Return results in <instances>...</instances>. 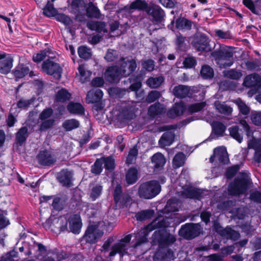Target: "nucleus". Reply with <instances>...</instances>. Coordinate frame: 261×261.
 I'll list each match as a JSON object with an SVG mask.
<instances>
[{
    "label": "nucleus",
    "instance_id": "f8f14e48",
    "mask_svg": "<svg viewBox=\"0 0 261 261\" xmlns=\"http://www.w3.org/2000/svg\"><path fill=\"white\" fill-rule=\"evenodd\" d=\"M247 184L244 181H234L228 187V193L231 195H239L247 190Z\"/></svg>",
    "mask_w": 261,
    "mask_h": 261
},
{
    "label": "nucleus",
    "instance_id": "393cba45",
    "mask_svg": "<svg viewBox=\"0 0 261 261\" xmlns=\"http://www.w3.org/2000/svg\"><path fill=\"white\" fill-rule=\"evenodd\" d=\"M151 14L154 21L156 22H161L165 16V13L163 10L158 6H153L151 10Z\"/></svg>",
    "mask_w": 261,
    "mask_h": 261
},
{
    "label": "nucleus",
    "instance_id": "aec40b11",
    "mask_svg": "<svg viewBox=\"0 0 261 261\" xmlns=\"http://www.w3.org/2000/svg\"><path fill=\"white\" fill-rule=\"evenodd\" d=\"M248 147L249 148L255 149V160L258 163L261 162V143H259L258 141L256 139L252 138L248 141Z\"/></svg>",
    "mask_w": 261,
    "mask_h": 261
},
{
    "label": "nucleus",
    "instance_id": "f257e3e1",
    "mask_svg": "<svg viewBox=\"0 0 261 261\" xmlns=\"http://www.w3.org/2000/svg\"><path fill=\"white\" fill-rule=\"evenodd\" d=\"M211 55L221 68L230 67L234 63L233 52L228 46H221L213 51Z\"/></svg>",
    "mask_w": 261,
    "mask_h": 261
},
{
    "label": "nucleus",
    "instance_id": "412c9836",
    "mask_svg": "<svg viewBox=\"0 0 261 261\" xmlns=\"http://www.w3.org/2000/svg\"><path fill=\"white\" fill-rule=\"evenodd\" d=\"M261 82V77L258 74L253 73L247 75L244 79L243 84L247 87L258 86Z\"/></svg>",
    "mask_w": 261,
    "mask_h": 261
},
{
    "label": "nucleus",
    "instance_id": "9b49d317",
    "mask_svg": "<svg viewBox=\"0 0 261 261\" xmlns=\"http://www.w3.org/2000/svg\"><path fill=\"white\" fill-rule=\"evenodd\" d=\"M38 163L43 166H50L56 161V158L48 150L40 151L37 155Z\"/></svg>",
    "mask_w": 261,
    "mask_h": 261
},
{
    "label": "nucleus",
    "instance_id": "39448f33",
    "mask_svg": "<svg viewBox=\"0 0 261 261\" xmlns=\"http://www.w3.org/2000/svg\"><path fill=\"white\" fill-rule=\"evenodd\" d=\"M200 233V228L198 224H187L182 226L179 231V235L188 240L195 238Z\"/></svg>",
    "mask_w": 261,
    "mask_h": 261
},
{
    "label": "nucleus",
    "instance_id": "bf43d9fd",
    "mask_svg": "<svg viewBox=\"0 0 261 261\" xmlns=\"http://www.w3.org/2000/svg\"><path fill=\"white\" fill-rule=\"evenodd\" d=\"M240 124L243 128L244 130L246 132V135L248 137H252L253 134V128L250 126V125L247 123L244 120H241L240 121Z\"/></svg>",
    "mask_w": 261,
    "mask_h": 261
},
{
    "label": "nucleus",
    "instance_id": "37998d69",
    "mask_svg": "<svg viewBox=\"0 0 261 261\" xmlns=\"http://www.w3.org/2000/svg\"><path fill=\"white\" fill-rule=\"evenodd\" d=\"M234 102L237 105L241 114L247 115L250 113V108L241 99H236Z\"/></svg>",
    "mask_w": 261,
    "mask_h": 261
},
{
    "label": "nucleus",
    "instance_id": "f3484780",
    "mask_svg": "<svg viewBox=\"0 0 261 261\" xmlns=\"http://www.w3.org/2000/svg\"><path fill=\"white\" fill-rule=\"evenodd\" d=\"M69 228L74 233H80L82 228V222L80 216L78 215L71 216L69 219Z\"/></svg>",
    "mask_w": 261,
    "mask_h": 261
},
{
    "label": "nucleus",
    "instance_id": "cd10ccee",
    "mask_svg": "<svg viewBox=\"0 0 261 261\" xmlns=\"http://www.w3.org/2000/svg\"><path fill=\"white\" fill-rule=\"evenodd\" d=\"M174 135L173 133L167 132L163 134L159 143L162 147L170 145L173 142Z\"/></svg>",
    "mask_w": 261,
    "mask_h": 261
},
{
    "label": "nucleus",
    "instance_id": "ea45409f",
    "mask_svg": "<svg viewBox=\"0 0 261 261\" xmlns=\"http://www.w3.org/2000/svg\"><path fill=\"white\" fill-rule=\"evenodd\" d=\"M51 54H53L49 50L45 49L34 55L33 57V60L34 62L38 63L44 59L46 57H48L49 58H53V56H50Z\"/></svg>",
    "mask_w": 261,
    "mask_h": 261
},
{
    "label": "nucleus",
    "instance_id": "79ce46f5",
    "mask_svg": "<svg viewBox=\"0 0 261 261\" xmlns=\"http://www.w3.org/2000/svg\"><path fill=\"white\" fill-rule=\"evenodd\" d=\"M176 27L179 30H190L192 27L191 21L184 18H178L176 21Z\"/></svg>",
    "mask_w": 261,
    "mask_h": 261
},
{
    "label": "nucleus",
    "instance_id": "13d9d810",
    "mask_svg": "<svg viewBox=\"0 0 261 261\" xmlns=\"http://www.w3.org/2000/svg\"><path fill=\"white\" fill-rule=\"evenodd\" d=\"M102 161V164L104 163L106 169L112 170L114 168V160L110 157L100 159Z\"/></svg>",
    "mask_w": 261,
    "mask_h": 261
},
{
    "label": "nucleus",
    "instance_id": "4be33fe9",
    "mask_svg": "<svg viewBox=\"0 0 261 261\" xmlns=\"http://www.w3.org/2000/svg\"><path fill=\"white\" fill-rule=\"evenodd\" d=\"M13 73L16 81L19 79L23 77L28 73H29L31 77L36 75L32 71L30 72V69L28 67L21 65L15 68Z\"/></svg>",
    "mask_w": 261,
    "mask_h": 261
},
{
    "label": "nucleus",
    "instance_id": "7ed1b4c3",
    "mask_svg": "<svg viewBox=\"0 0 261 261\" xmlns=\"http://www.w3.org/2000/svg\"><path fill=\"white\" fill-rule=\"evenodd\" d=\"M210 161L214 163L215 167L218 168H222L224 165L227 164L229 160L226 148L224 147L215 148Z\"/></svg>",
    "mask_w": 261,
    "mask_h": 261
},
{
    "label": "nucleus",
    "instance_id": "603ef678",
    "mask_svg": "<svg viewBox=\"0 0 261 261\" xmlns=\"http://www.w3.org/2000/svg\"><path fill=\"white\" fill-rule=\"evenodd\" d=\"M200 73L204 79H211L214 75L213 69L208 65H204L202 67Z\"/></svg>",
    "mask_w": 261,
    "mask_h": 261
},
{
    "label": "nucleus",
    "instance_id": "6e6d98bb",
    "mask_svg": "<svg viewBox=\"0 0 261 261\" xmlns=\"http://www.w3.org/2000/svg\"><path fill=\"white\" fill-rule=\"evenodd\" d=\"M130 202V196L128 194L124 193L121 197H119V201L115 202V203L119 207H123L124 206H127Z\"/></svg>",
    "mask_w": 261,
    "mask_h": 261
},
{
    "label": "nucleus",
    "instance_id": "b1692460",
    "mask_svg": "<svg viewBox=\"0 0 261 261\" xmlns=\"http://www.w3.org/2000/svg\"><path fill=\"white\" fill-rule=\"evenodd\" d=\"M185 108L182 103H176L167 112V115L170 118H175L182 114Z\"/></svg>",
    "mask_w": 261,
    "mask_h": 261
},
{
    "label": "nucleus",
    "instance_id": "052dcab7",
    "mask_svg": "<svg viewBox=\"0 0 261 261\" xmlns=\"http://www.w3.org/2000/svg\"><path fill=\"white\" fill-rule=\"evenodd\" d=\"M56 19L66 25H70L72 22L70 18L63 14H57L56 16Z\"/></svg>",
    "mask_w": 261,
    "mask_h": 261
},
{
    "label": "nucleus",
    "instance_id": "9d476101",
    "mask_svg": "<svg viewBox=\"0 0 261 261\" xmlns=\"http://www.w3.org/2000/svg\"><path fill=\"white\" fill-rule=\"evenodd\" d=\"M67 223L68 221L64 217L55 218L52 220L50 228L51 231L57 233H60L67 229Z\"/></svg>",
    "mask_w": 261,
    "mask_h": 261
},
{
    "label": "nucleus",
    "instance_id": "864d4df0",
    "mask_svg": "<svg viewBox=\"0 0 261 261\" xmlns=\"http://www.w3.org/2000/svg\"><path fill=\"white\" fill-rule=\"evenodd\" d=\"M78 54L80 58L88 59L91 56V51L90 48L82 46L79 47Z\"/></svg>",
    "mask_w": 261,
    "mask_h": 261
},
{
    "label": "nucleus",
    "instance_id": "423d86ee",
    "mask_svg": "<svg viewBox=\"0 0 261 261\" xmlns=\"http://www.w3.org/2000/svg\"><path fill=\"white\" fill-rule=\"evenodd\" d=\"M120 70L122 76H127L133 72L137 67L136 63L134 59L122 58L119 61Z\"/></svg>",
    "mask_w": 261,
    "mask_h": 261
},
{
    "label": "nucleus",
    "instance_id": "f704fd0d",
    "mask_svg": "<svg viewBox=\"0 0 261 261\" xmlns=\"http://www.w3.org/2000/svg\"><path fill=\"white\" fill-rule=\"evenodd\" d=\"M230 135L233 139L236 140L239 143L242 142L243 140V135L241 130L239 129L238 126H233L229 128Z\"/></svg>",
    "mask_w": 261,
    "mask_h": 261
},
{
    "label": "nucleus",
    "instance_id": "bb28decb",
    "mask_svg": "<svg viewBox=\"0 0 261 261\" xmlns=\"http://www.w3.org/2000/svg\"><path fill=\"white\" fill-rule=\"evenodd\" d=\"M149 227V226H148V228H144L142 229L137 234L136 237L137 238V241L134 245V248L137 249L139 246L147 242V236L148 234L147 230Z\"/></svg>",
    "mask_w": 261,
    "mask_h": 261
},
{
    "label": "nucleus",
    "instance_id": "c03bdc74",
    "mask_svg": "<svg viewBox=\"0 0 261 261\" xmlns=\"http://www.w3.org/2000/svg\"><path fill=\"white\" fill-rule=\"evenodd\" d=\"M78 71L81 76L80 81L84 83L90 76L91 73L88 70L84 65H80L78 67Z\"/></svg>",
    "mask_w": 261,
    "mask_h": 261
},
{
    "label": "nucleus",
    "instance_id": "0e129e2a",
    "mask_svg": "<svg viewBox=\"0 0 261 261\" xmlns=\"http://www.w3.org/2000/svg\"><path fill=\"white\" fill-rule=\"evenodd\" d=\"M161 96V93L157 91H152L147 95L146 101L147 102L151 103L159 99Z\"/></svg>",
    "mask_w": 261,
    "mask_h": 261
},
{
    "label": "nucleus",
    "instance_id": "5701e85b",
    "mask_svg": "<svg viewBox=\"0 0 261 261\" xmlns=\"http://www.w3.org/2000/svg\"><path fill=\"white\" fill-rule=\"evenodd\" d=\"M102 190V186L99 184H94L91 185L88 193L90 199L92 201L96 200L101 195Z\"/></svg>",
    "mask_w": 261,
    "mask_h": 261
},
{
    "label": "nucleus",
    "instance_id": "8fccbe9b",
    "mask_svg": "<svg viewBox=\"0 0 261 261\" xmlns=\"http://www.w3.org/2000/svg\"><path fill=\"white\" fill-rule=\"evenodd\" d=\"M87 15L89 17L95 18H100L101 15L99 9L93 5H90L87 9Z\"/></svg>",
    "mask_w": 261,
    "mask_h": 261
},
{
    "label": "nucleus",
    "instance_id": "7c9ffc66",
    "mask_svg": "<svg viewBox=\"0 0 261 261\" xmlns=\"http://www.w3.org/2000/svg\"><path fill=\"white\" fill-rule=\"evenodd\" d=\"M119 253L121 256L128 254L126 251L125 244L123 243H118L113 247L112 250L110 253V256H114L116 253Z\"/></svg>",
    "mask_w": 261,
    "mask_h": 261
},
{
    "label": "nucleus",
    "instance_id": "20e7f679",
    "mask_svg": "<svg viewBox=\"0 0 261 261\" xmlns=\"http://www.w3.org/2000/svg\"><path fill=\"white\" fill-rule=\"evenodd\" d=\"M42 69L44 72L53 75L56 79H59L61 77L62 68L59 64L53 61L48 59L44 62Z\"/></svg>",
    "mask_w": 261,
    "mask_h": 261
},
{
    "label": "nucleus",
    "instance_id": "ddd939ff",
    "mask_svg": "<svg viewBox=\"0 0 261 261\" xmlns=\"http://www.w3.org/2000/svg\"><path fill=\"white\" fill-rule=\"evenodd\" d=\"M193 45L198 51H208L211 49L208 39L204 35L197 37L193 42Z\"/></svg>",
    "mask_w": 261,
    "mask_h": 261
},
{
    "label": "nucleus",
    "instance_id": "0eeeda50",
    "mask_svg": "<svg viewBox=\"0 0 261 261\" xmlns=\"http://www.w3.org/2000/svg\"><path fill=\"white\" fill-rule=\"evenodd\" d=\"M103 234V232L98 230L96 226L91 225L87 228L83 238L87 242L94 243Z\"/></svg>",
    "mask_w": 261,
    "mask_h": 261
},
{
    "label": "nucleus",
    "instance_id": "6e6552de",
    "mask_svg": "<svg viewBox=\"0 0 261 261\" xmlns=\"http://www.w3.org/2000/svg\"><path fill=\"white\" fill-rule=\"evenodd\" d=\"M106 80L112 83H118L122 77L119 68L117 66L108 67L105 72Z\"/></svg>",
    "mask_w": 261,
    "mask_h": 261
},
{
    "label": "nucleus",
    "instance_id": "473e14b6",
    "mask_svg": "<svg viewBox=\"0 0 261 261\" xmlns=\"http://www.w3.org/2000/svg\"><path fill=\"white\" fill-rule=\"evenodd\" d=\"M67 110L72 114L82 115L84 112L83 107L79 103L70 102L67 106Z\"/></svg>",
    "mask_w": 261,
    "mask_h": 261
},
{
    "label": "nucleus",
    "instance_id": "f03ea898",
    "mask_svg": "<svg viewBox=\"0 0 261 261\" xmlns=\"http://www.w3.org/2000/svg\"><path fill=\"white\" fill-rule=\"evenodd\" d=\"M161 187L157 180H151L142 184L138 189V195L141 198L149 199L158 195Z\"/></svg>",
    "mask_w": 261,
    "mask_h": 261
},
{
    "label": "nucleus",
    "instance_id": "c9c22d12",
    "mask_svg": "<svg viewBox=\"0 0 261 261\" xmlns=\"http://www.w3.org/2000/svg\"><path fill=\"white\" fill-rule=\"evenodd\" d=\"M79 121L74 119L66 120L62 123V127L66 131H70L79 127Z\"/></svg>",
    "mask_w": 261,
    "mask_h": 261
},
{
    "label": "nucleus",
    "instance_id": "09e8293b",
    "mask_svg": "<svg viewBox=\"0 0 261 261\" xmlns=\"http://www.w3.org/2000/svg\"><path fill=\"white\" fill-rule=\"evenodd\" d=\"M153 210H147L142 211L136 214V217L137 220L143 221L150 218L153 215Z\"/></svg>",
    "mask_w": 261,
    "mask_h": 261
},
{
    "label": "nucleus",
    "instance_id": "c756f323",
    "mask_svg": "<svg viewBox=\"0 0 261 261\" xmlns=\"http://www.w3.org/2000/svg\"><path fill=\"white\" fill-rule=\"evenodd\" d=\"M151 162L155 168H160L165 165L166 160L162 153L158 152L152 156Z\"/></svg>",
    "mask_w": 261,
    "mask_h": 261
},
{
    "label": "nucleus",
    "instance_id": "4c0bfd02",
    "mask_svg": "<svg viewBox=\"0 0 261 261\" xmlns=\"http://www.w3.org/2000/svg\"><path fill=\"white\" fill-rule=\"evenodd\" d=\"M138 172L136 168H131L126 174V180L130 185L136 182L138 179Z\"/></svg>",
    "mask_w": 261,
    "mask_h": 261
},
{
    "label": "nucleus",
    "instance_id": "e2e57ef3",
    "mask_svg": "<svg viewBox=\"0 0 261 261\" xmlns=\"http://www.w3.org/2000/svg\"><path fill=\"white\" fill-rule=\"evenodd\" d=\"M118 56L117 51L113 49H109L108 50L105 56V59L108 62H112L115 60Z\"/></svg>",
    "mask_w": 261,
    "mask_h": 261
},
{
    "label": "nucleus",
    "instance_id": "72a5a7b5",
    "mask_svg": "<svg viewBox=\"0 0 261 261\" xmlns=\"http://www.w3.org/2000/svg\"><path fill=\"white\" fill-rule=\"evenodd\" d=\"M214 105L216 109L220 113L229 115L232 112V109L224 103H221L219 101H216Z\"/></svg>",
    "mask_w": 261,
    "mask_h": 261
},
{
    "label": "nucleus",
    "instance_id": "a211bd4d",
    "mask_svg": "<svg viewBox=\"0 0 261 261\" xmlns=\"http://www.w3.org/2000/svg\"><path fill=\"white\" fill-rule=\"evenodd\" d=\"M73 174L72 172L67 170H62L58 174V179L63 186L70 187Z\"/></svg>",
    "mask_w": 261,
    "mask_h": 261
},
{
    "label": "nucleus",
    "instance_id": "6ab92c4d",
    "mask_svg": "<svg viewBox=\"0 0 261 261\" xmlns=\"http://www.w3.org/2000/svg\"><path fill=\"white\" fill-rule=\"evenodd\" d=\"M103 92L100 89H92L88 92L86 100L88 103H96L101 100Z\"/></svg>",
    "mask_w": 261,
    "mask_h": 261
},
{
    "label": "nucleus",
    "instance_id": "49530a36",
    "mask_svg": "<svg viewBox=\"0 0 261 261\" xmlns=\"http://www.w3.org/2000/svg\"><path fill=\"white\" fill-rule=\"evenodd\" d=\"M185 161V154L182 152L177 153L173 160L174 167L177 168L184 165Z\"/></svg>",
    "mask_w": 261,
    "mask_h": 261
},
{
    "label": "nucleus",
    "instance_id": "338daca9",
    "mask_svg": "<svg viewBox=\"0 0 261 261\" xmlns=\"http://www.w3.org/2000/svg\"><path fill=\"white\" fill-rule=\"evenodd\" d=\"M33 100L31 99L21 98L17 102V107L20 109H26L30 106Z\"/></svg>",
    "mask_w": 261,
    "mask_h": 261
},
{
    "label": "nucleus",
    "instance_id": "1a4fd4ad",
    "mask_svg": "<svg viewBox=\"0 0 261 261\" xmlns=\"http://www.w3.org/2000/svg\"><path fill=\"white\" fill-rule=\"evenodd\" d=\"M215 230L220 236L226 238L227 239L237 240L240 237V233L238 231L232 230L229 227H226L225 228H223L219 224H215Z\"/></svg>",
    "mask_w": 261,
    "mask_h": 261
},
{
    "label": "nucleus",
    "instance_id": "4d7b16f0",
    "mask_svg": "<svg viewBox=\"0 0 261 261\" xmlns=\"http://www.w3.org/2000/svg\"><path fill=\"white\" fill-rule=\"evenodd\" d=\"M102 161L101 159H97L94 165L92 166L91 172L95 174L101 173L102 170Z\"/></svg>",
    "mask_w": 261,
    "mask_h": 261
},
{
    "label": "nucleus",
    "instance_id": "e433bc0d",
    "mask_svg": "<svg viewBox=\"0 0 261 261\" xmlns=\"http://www.w3.org/2000/svg\"><path fill=\"white\" fill-rule=\"evenodd\" d=\"M213 131L218 136H222L225 132L226 127L221 122L215 121L212 124Z\"/></svg>",
    "mask_w": 261,
    "mask_h": 261
},
{
    "label": "nucleus",
    "instance_id": "69168bd1",
    "mask_svg": "<svg viewBox=\"0 0 261 261\" xmlns=\"http://www.w3.org/2000/svg\"><path fill=\"white\" fill-rule=\"evenodd\" d=\"M251 120L255 125L261 126V112H255L251 115Z\"/></svg>",
    "mask_w": 261,
    "mask_h": 261
},
{
    "label": "nucleus",
    "instance_id": "3c124183",
    "mask_svg": "<svg viewBox=\"0 0 261 261\" xmlns=\"http://www.w3.org/2000/svg\"><path fill=\"white\" fill-rule=\"evenodd\" d=\"M147 8V4L143 1L136 0L130 5V9L144 10Z\"/></svg>",
    "mask_w": 261,
    "mask_h": 261
},
{
    "label": "nucleus",
    "instance_id": "a878e982",
    "mask_svg": "<svg viewBox=\"0 0 261 261\" xmlns=\"http://www.w3.org/2000/svg\"><path fill=\"white\" fill-rule=\"evenodd\" d=\"M87 27L92 30L98 32H107L106 23L101 21H90L87 24Z\"/></svg>",
    "mask_w": 261,
    "mask_h": 261
},
{
    "label": "nucleus",
    "instance_id": "de8ad7c7",
    "mask_svg": "<svg viewBox=\"0 0 261 261\" xmlns=\"http://www.w3.org/2000/svg\"><path fill=\"white\" fill-rule=\"evenodd\" d=\"M43 10V14L49 17L56 16L57 14V10L54 7L53 5L50 3L49 2H47V4Z\"/></svg>",
    "mask_w": 261,
    "mask_h": 261
},
{
    "label": "nucleus",
    "instance_id": "58836bf2",
    "mask_svg": "<svg viewBox=\"0 0 261 261\" xmlns=\"http://www.w3.org/2000/svg\"><path fill=\"white\" fill-rule=\"evenodd\" d=\"M223 73L225 77L236 80L240 79L242 76V72L235 69L224 70Z\"/></svg>",
    "mask_w": 261,
    "mask_h": 261
},
{
    "label": "nucleus",
    "instance_id": "2f4dec72",
    "mask_svg": "<svg viewBox=\"0 0 261 261\" xmlns=\"http://www.w3.org/2000/svg\"><path fill=\"white\" fill-rule=\"evenodd\" d=\"M71 98V94L65 89L59 90L56 94V100L57 102H64L69 100Z\"/></svg>",
    "mask_w": 261,
    "mask_h": 261
},
{
    "label": "nucleus",
    "instance_id": "c85d7f7f",
    "mask_svg": "<svg viewBox=\"0 0 261 261\" xmlns=\"http://www.w3.org/2000/svg\"><path fill=\"white\" fill-rule=\"evenodd\" d=\"M28 128L27 127H21L17 133L16 136V143L20 146L25 141L28 137Z\"/></svg>",
    "mask_w": 261,
    "mask_h": 261
},
{
    "label": "nucleus",
    "instance_id": "680f3d73",
    "mask_svg": "<svg viewBox=\"0 0 261 261\" xmlns=\"http://www.w3.org/2000/svg\"><path fill=\"white\" fill-rule=\"evenodd\" d=\"M137 154L138 150L136 147L131 149L126 159V163L127 164H132L136 160Z\"/></svg>",
    "mask_w": 261,
    "mask_h": 261
},
{
    "label": "nucleus",
    "instance_id": "4468645a",
    "mask_svg": "<svg viewBox=\"0 0 261 261\" xmlns=\"http://www.w3.org/2000/svg\"><path fill=\"white\" fill-rule=\"evenodd\" d=\"M179 195L184 198H201V190L192 187L186 186L184 188L183 190L179 192Z\"/></svg>",
    "mask_w": 261,
    "mask_h": 261
},
{
    "label": "nucleus",
    "instance_id": "5fc2aeb1",
    "mask_svg": "<svg viewBox=\"0 0 261 261\" xmlns=\"http://www.w3.org/2000/svg\"><path fill=\"white\" fill-rule=\"evenodd\" d=\"M205 106V102H197L189 106L188 110L191 113H196L202 110Z\"/></svg>",
    "mask_w": 261,
    "mask_h": 261
},
{
    "label": "nucleus",
    "instance_id": "dca6fc26",
    "mask_svg": "<svg viewBox=\"0 0 261 261\" xmlns=\"http://www.w3.org/2000/svg\"><path fill=\"white\" fill-rule=\"evenodd\" d=\"M2 54H4L5 57L0 59V72L2 74H7L12 68L13 60L10 55L6 53Z\"/></svg>",
    "mask_w": 261,
    "mask_h": 261
},
{
    "label": "nucleus",
    "instance_id": "a18cd8bd",
    "mask_svg": "<svg viewBox=\"0 0 261 261\" xmlns=\"http://www.w3.org/2000/svg\"><path fill=\"white\" fill-rule=\"evenodd\" d=\"M164 79L163 76L155 77H150L146 83L148 86L152 88H156L159 87L163 82Z\"/></svg>",
    "mask_w": 261,
    "mask_h": 261
},
{
    "label": "nucleus",
    "instance_id": "774afa93",
    "mask_svg": "<svg viewBox=\"0 0 261 261\" xmlns=\"http://www.w3.org/2000/svg\"><path fill=\"white\" fill-rule=\"evenodd\" d=\"M240 169V165H236L229 167L227 170L226 175L227 178H230L234 176Z\"/></svg>",
    "mask_w": 261,
    "mask_h": 261
},
{
    "label": "nucleus",
    "instance_id": "2eb2a0df",
    "mask_svg": "<svg viewBox=\"0 0 261 261\" xmlns=\"http://www.w3.org/2000/svg\"><path fill=\"white\" fill-rule=\"evenodd\" d=\"M173 93L176 97L183 98L191 96L193 94V89L189 86L179 85L173 88Z\"/></svg>",
    "mask_w": 261,
    "mask_h": 261
},
{
    "label": "nucleus",
    "instance_id": "a19ab883",
    "mask_svg": "<svg viewBox=\"0 0 261 261\" xmlns=\"http://www.w3.org/2000/svg\"><path fill=\"white\" fill-rule=\"evenodd\" d=\"M164 111L163 105L160 103H155L150 106L148 109V114L154 117L158 114H161Z\"/></svg>",
    "mask_w": 261,
    "mask_h": 261
}]
</instances>
